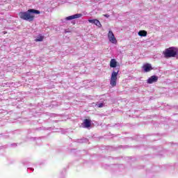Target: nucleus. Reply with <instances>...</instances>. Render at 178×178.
I'll return each instance as SVG.
<instances>
[{"instance_id": "8", "label": "nucleus", "mask_w": 178, "mask_h": 178, "mask_svg": "<svg viewBox=\"0 0 178 178\" xmlns=\"http://www.w3.org/2000/svg\"><path fill=\"white\" fill-rule=\"evenodd\" d=\"M89 23H92L93 24H95V26H97V27H101V22L98 19H89Z\"/></svg>"}, {"instance_id": "14", "label": "nucleus", "mask_w": 178, "mask_h": 178, "mask_svg": "<svg viewBox=\"0 0 178 178\" xmlns=\"http://www.w3.org/2000/svg\"><path fill=\"white\" fill-rule=\"evenodd\" d=\"M104 16L105 17H109V15H108V14L104 15Z\"/></svg>"}, {"instance_id": "11", "label": "nucleus", "mask_w": 178, "mask_h": 178, "mask_svg": "<svg viewBox=\"0 0 178 178\" xmlns=\"http://www.w3.org/2000/svg\"><path fill=\"white\" fill-rule=\"evenodd\" d=\"M138 34L140 37H147V31H140Z\"/></svg>"}, {"instance_id": "7", "label": "nucleus", "mask_w": 178, "mask_h": 178, "mask_svg": "<svg viewBox=\"0 0 178 178\" xmlns=\"http://www.w3.org/2000/svg\"><path fill=\"white\" fill-rule=\"evenodd\" d=\"M81 16H83V15L76 14V15H74L67 17L65 19H66V20H73V19H79V17H81Z\"/></svg>"}, {"instance_id": "2", "label": "nucleus", "mask_w": 178, "mask_h": 178, "mask_svg": "<svg viewBox=\"0 0 178 178\" xmlns=\"http://www.w3.org/2000/svg\"><path fill=\"white\" fill-rule=\"evenodd\" d=\"M164 58H175L178 56V48L175 47H171L168 49H165L163 52Z\"/></svg>"}, {"instance_id": "4", "label": "nucleus", "mask_w": 178, "mask_h": 178, "mask_svg": "<svg viewBox=\"0 0 178 178\" xmlns=\"http://www.w3.org/2000/svg\"><path fill=\"white\" fill-rule=\"evenodd\" d=\"M108 38L110 42H111L112 44L118 43V40H116V38L115 37V35L113 34V32L112 31H108Z\"/></svg>"}, {"instance_id": "9", "label": "nucleus", "mask_w": 178, "mask_h": 178, "mask_svg": "<svg viewBox=\"0 0 178 178\" xmlns=\"http://www.w3.org/2000/svg\"><path fill=\"white\" fill-rule=\"evenodd\" d=\"M84 127L88 129V127H91V121L88 119H85L83 120Z\"/></svg>"}, {"instance_id": "5", "label": "nucleus", "mask_w": 178, "mask_h": 178, "mask_svg": "<svg viewBox=\"0 0 178 178\" xmlns=\"http://www.w3.org/2000/svg\"><path fill=\"white\" fill-rule=\"evenodd\" d=\"M143 69L144 70V72L145 73H148V72H151V70H153L154 68H152V66L149 63H146L143 65Z\"/></svg>"}, {"instance_id": "12", "label": "nucleus", "mask_w": 178, "mask_h": 178, "mask_svg": "<svg viewBox=\"0 0 178 178\" xmlns=\"http://www.w3.org/2000/svg\"><path fill=\"white\" fill-rule=\"evenodd\" d=\"M44 40V36L43 35H39L38 38L35 40L36 42H39Z\"/></svg>"}, {"instance_id": "1", "label": "nucleus", "mask_w": 178, "mask_h": 178, "mask_svg": "<svg viewBox=\"0 0 178 178\" xmlns=\"http://www.w3.org/2000/svg\"><path fill=\"white\" fill-rule=\"evenodd\" d=\"M34 13L35 15H40L41 12H40V10H38L29 9L26 12L19 13V17H20V19H22V20L33 22L34 20V18L35 17V15H34Z\"/></svg>"}, {"instance_id": "3", "label": "nucleus", "mask_w": 178, "mask_h": 178, "mask_svg": "<svg viewBox=\"0 0 178 178\" xmlns=\"http://www.w3.org/2000/svg\"><path fill=\"white\" fill-rule=\"evenodd\" d=\"M118 74H119V69L116 71H113L111 73V77L110 79V85L111 87H116L118 83Z\"/></svg>"}, {"instance_id": "6", "label": "nucleus", "mask_w": 178, "mask_h": 178, "mask_svg": "<svg viewBox=\"0 0 178 178\" xmlns=\"http://www.w3.org/2000/svg\"><path fill=\"white\" fill-rule=\"evenodd\" d=\"M156 81H158V76L153 75L152 76H150L147 80V84H152L154 83H156Z\"/></svg>"}, {"instance_id": "13", "label": "nucleus", "mask_w": 178, "mask_h": 178, "mask_svg": "<svg viewBox=\"0 0 178 178\" xmlns=\"http://www.w3.org/2000/svg\"><path fill=\"white\" fill-rule=\"evenodd\" d=\"M97 106H98V108H103L104 103H100V104H97Z\"/></svg>"}, {"instance_id": "10", "label": "nucleus", "mask_w": 178, "mask_h": 178, "mask_svg": "<svg viewBox=\"0 0 178 178\" xmlns=\"http://www.w3.org/2000/svg\"><path fill=\"white\" fill-rule=\"evenodd\" d=\"M118 66V61L115 58H113L110 61V67H116Z\"/></svg>"}]
</instances>
